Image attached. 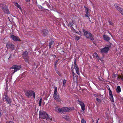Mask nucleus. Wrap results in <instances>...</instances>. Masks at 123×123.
Listing matches in <instances>:
<instances>
[{
  "mask_svg": "<svg viewBox=\"0 0 123 123\" xmlns=\"http://www.w3.org/2000/svg\"><path fill=\"white\" fill-rule=\"evenodd\" d=\"M55 89L54 92L53 97L57 101L60 102L61 101V100L60 98L59 97V95L58 94V93L57 92V87H55Z\"/></svg>",
  "mask_w": 123,
  "mask_h": 123,
  "instance_id": "f257e3e1",
  "label": "nucleus"
},
{
  "mask_svg": "<svg viewBox=\"0 0 123 123\" xmlns=\"http://www.w3.org/2000/svg\"><path fill=\"white\" fill-rule=\"evenodd\" d=\"M39 117L43 119H47L49 118V117L47 113L44 111H40L39 114Z\"/></svg>",
  "mask_w": 123,
  "mask_h": 123,
  "instance_id": "f03ea898",
  "label": "nucleus"
},
{
  "mask_svg": "<svg viewBox=\"0 0 123 123\" xmlns=\"http://www.w3.org/2000/svg\"><path fill=\"white\" fill-rule=\"evenodd\" d=\"M83 31L84 35L86 38H89L92 40H94V38L92 37V34L86 31Z\"/></svg>",
  "mask_w": 123,
  "mask_h": 123,
  "instance_id": "7ed1b4c3",
  "label": "nucleus"
},
{
  "mask_svg": "<svg viewBox=\"0 0 123 123\" xmlns=\"http://www.w3.org/2000/svg\"><path fill=\"white\" fill-rule=\"evenodd\" d=\"M25 94L26 96L28 98L30 97L31 96L33 95L34 98H35V93L32 91H27L25 92Z\"/></svg>",
  "mask_w": 123,
  "mask_h": 123,
  "instance_id": "20e7f679",
  "label": "nucleus"
},
{
  "mask_svg": "<svg viewBox=\"0 0 123 123\" xmlns=\"http://www.w3.org/2000/svg\"><path fill=\"white\" fill-rule=\"evenodd\" d=\"M59 109V112L61 113H64V112H69L71 110L70 108H69L67 107L61 108V109Z\"/></svg>",
  "mask_w": 123,
  "mask_h": 123,
  "instance_id": "39448f33",
  "label": "nucleus"
},
{
  "mask_svg": "<svg viewBox=\"0 0 123 123\" xmlns=\"http://www.w3.org/2000/svg\"><path fill=\"white\" fill-rule=\"evenodd\" d=\"M11 68L14 69L13 72V74L16 72L17 71L19 70L21 68V67L20 66L17 65H13Z\"/></svg>",
  "mask_w": 123,
  "mask_h": 123,
  "instance_id": "423d86ee",
  "label": "nucleus"
},
{
  "mask_svg": "<svg viewBox=\"0 0 123 123\" xmlns=\"http://www.w3.org/2000/svg\"><path fill=\"white\" fill-rule=\"evenodd\" d=\"M108 89L109 91V94L110 95V99L112 102H113V96L111 91L110 88H109Z\"/></svg>",
  "mask_w": 123,
  "mask_h": 123,
  "instance_id": "0eeeda50",
  "label": "nucleus"
},
{
  "mask_svg": "<svg viewBox=\"0 0 123 123\" xmlns=\"http://www.w3.org/2000/svg\"><path fill=\"white\" fill-rule=\"evenodd\" d=\"M5 99L7 103L9 104L11 103V99L9 98L7 95H5Z\"/></svg>",
  "mask_w": 123,
  "mask_h": 123,
  "instance_id": "6e6552de",
  "label": "nucleus"
},
{
  "mask_svg": "<svg viewBox=\"0 0 123 123\" xmlns=\"http://www.w3.org/2000/svg\"><path fill=\"white\" fill-rule=\"evenodd\" d=\"M10 38L11 39L14 41H19L20 40L19 38L18 37L13 35H12L10 36Z\"/></svg>",
  "mask_w": 123,
  "mask_h": 123,
  "instance_id": "1a4fd4ad",
  "label": "nucleus"
},
{
  "mask_svg": "<svg viewBox=\"0 0 123 123\" xmlns=\"http://www.w3.org/2000/svg\"><path fill=\"white\" fill-rule=\"evenodd\" d=\"M93 56L94 58H96L98 60H100L102 62L103 61V60L102 58L101 59L98 56V55L96 53H95L93 55Z\"/></svg>",
  "mask_w": 123,
  "mask_h": 123,
  "instance_id": "9d476101",
  "label": "nucleus"
},
{
  "mask_svg": "<svg viewBox=\"0 0 123 123\" xmlns=\"http://www.w3.org/2000/svg\"><path fill=\"white\" fill-rule=\"evenodd\" d=\"M109 49L108 47H105L104 48L101 49V52L103 53H106L108 51Z\"/></svg>",
  "mask_w": 123,
  "mask_h": 123,
  "instance_id": "9b49d317",
  "label": "nucleus"
},
{
  "mask_svg": "<svg viewBox=\"0 0 123 123\" xmlns=\"http://www.w3.org/2000/svg\"><path fill=\"white\" fill-rule=\"evenodd\" d=\"M6 47L8 48H10L12 50H13L14 49V45L12 44H7L6 45Z\"/></svg>",
  "mask_w": 123,
  "mask_h": 123,
  "instance_id": "f8f14e48",
  "label": "nucleus"
},
{
  "mask_svg": "<svg viewBox=\"0 0 123 123\" xmlns=\"http://www.w3.org/2000/svg\"><path fill=\"white\" fill-rule=\"evenodd\" d=\"M103 37L104 40L106 41H108L110 39V38L107 35H103Z\"/></svg>",
  "mask_w": 123,
  "mask_h": 123,
  "instance_id": "ddd939ff",
  "label": "nucleus"
},
{
  "mask_svg": "<svg viewBox=\"0 0 123 123\" xmlns=\"http://www.w3.org/2000/svg\"><path fill=\"white\" fill-rule=\"evenodd\" d=\"M42 33L43 36H44L48 34V31L47 29H45L42 31Z\"/></svg>",
  "mask_w": 123,
  "mask_h": 123,
  "instance_id": "4468645a",
  "label": "nucleus"
},
{
  "mask_svg": "<svg viewBox=\"0 0 123 123\" xmlns=\"http://www.w3.org/2000/svg\"><path fill=\"white\" fill-rule=\"evenodd\" d=\"M74 68L75 69L77 73L78 74H80V72L78 67L77 65L74 66Z\"/></svg>",
  "mask_w": 123,
  "mask_h": 123,
  "instance_id": "2eb2a0df",
  "label": "nucleus"
},
{
  "mask_svg": "<svg viewBox=\"0 0 123 123\" xmlns=\"http://www.w3.org/2000/svg\"><path fill=\"white\" fill-rule=\"evenodd\" d=\"M14 5L16 6H17V7L20 10H21V8L19 4L16 2H13Z\"/></svg>",
  "mask_w": 123,
  "mask_h": 123,
  "instance_id": "dca6fc26",
  "label": "nucleus"
},
{
  "mask_svg": "<svg viewBox=\"0 0 123 123\" xmlns=\"http://www.w3.org/2000/svg\"><path fill=\"white\" fill-rule=\"evenodd\" d=\"M116 92L117 93H119L121 91L120 87L118 86H117V88L116 89Z\"/></svg>",
  "mask_w": 123,
  "mask_h": 123,
  "instance_id": "f3484780",
  "label": "nucleus"
},
{
  "mask_svg": "<svg viewBox=\"0 0 123 123\" xmlns=\"http://www.w3.org/2000/svg\"><path fill=\"white\" fill-rule=\"evenodd\" d=\"M2 9L3 11L5 12L6 13H8V10L7 8H2Z\"/></svg>",
  "mask_w": 123,
  "mask_h": 123,
  "instance_id": "a211bd4d",
  "label": "nucleus"
},
{
  "mask_svg": "<svg viewBox=\"0 0 123 123\" xmlns=\"http://www.w3.org/2000/svg\"><path fill=\"white\" fill-rule=\"evenodd\" d=\"M23 55L24 57V58L25 57H27L28 55V53L26 51L23 54Z\"/></svg>",
  "mask_w": 123,
  "mask_h": 123,
  "instance_id": "6ab92c4d",
  "label": "nucleus"
},
{
  "mask_svg": "<svg viewBox=\"0 0 123 123\" xmlns=\"http://www.w3.org/2000/svg\"><path fill=\"white\" fill-rule=\"evenodd\" d=\"M54 43V42L53 41H51L49 43V46L50 48L51 47V46Z\"/></svg>",
  "mask_w": 123,
  "mask_h": 123,
  "instance_id": "aec40b11",
  "label": "nucleus"
},
{
  "mask_svg": "<svg viewBox=\"0 0 123 123\" xmlns=\"http://www.w3.org/2000/svg\"><path fill=\"white\" fill-rule=\"evenodd\" d=\"M59 109H61V108H58L57 107H56L55 108V110L56 111L59 112Z\"/></svg>",
  "mask_w": 123,
  "mask_h": 123,
  "instance_id": "412c9836",
  "label": "nucleus"
},
{
  "mask_svg": "<svg viewBox=\"0 0 123 123\" xmlns=\"http://www.w3.org/2000/svg\"><path fill=\"white\" fill-rule=\"evenodd\" d=\"M119 78L121 79V80L123 81V74L118 76Z\"/></svg>",
  "mask_w": 123,
  "mask_h": 123,
  "instance_id": "4be33fe9",
  "label": "nucleus"
},
{
  "mask_svg": "<svg viewBox=\"0 0 123 123\" xmlns=\"http://www.w3.org/2000/svg\"><path fill=\"white\" fill-rule=\"evenodd\" d=\"M42 98H41L39 100V105L40 106H41V105L42 103Z\"/></svg>",
  "mask_w": 123,
  "mask_h": 123,
  "instance_id": "5701e85b",
  "label": "nucleus"
},
{
  "mask_svg": "<svg viewBox=\"0 0 123 123\" xmlns=\"http://www.w3.org/2000/svg\"><path fill=\"white\" fill-rule=\"evenodd\" d=\"M82 110V111H83L85 110V105H82L81 106Z\"/></svg>",
  "mask_w": 123,
  "mask_h": 123,
  "instance_id": "b1692460",
  "label": "nucleus"
},
{
  "mask_svg": "<svg viewBox=\"0 0 123 123\" xmlns=\"http://www.w3.org/2000/svg\"><path fill=\"white\" fill-rule=\"evenodd\" d=\"M78 102H79V104L80 105V106L84 105L83 103L80 100H78Z\"/></svg>",
  "mask_w": 123,
  "mask_h": 123,
  "instance_id": "393cba45",
  "label": "nucleus"
},
{
  "mask_svg": "<svg viewBox=\"0 0 123 123\" xmlns=\"http://www.w3.org/2000/svg\"><path fill=\"white\" fill-rule=\"evenodd\" d=\"M96 100L99 103H100L101 102V99L98 98H96Z\"/></svg>",
  "mask_w": 123,
  "mask_h": 123,
  "instance_id": "a878e982",
  "label": "nucleus"
},
{
  "mask_svg": "<svg viewBox=\"0 0 123 123\" xmlns=\"http://www.w3.org/2000/svg\"><path fill=\"white\" fill-rule=\"evenodd\" d=\"M116 8L117 10H118V11L120 12V10H122V9L120 7L118 6H117L116 7Z\"/></svg>",
  "mask_w": 123,
  "mask_h": 123,
  "instance_id": "bb28decb",
  "label": "nucleus"
},
{
  "mask_svg": "<svg viewBox=\"0 0 123 123\" xmlns=\"http://www.w3.org/2000/svg\"><path fill=\"white\" fill-rule=\"evenodd\" d=\"M24 59H25V61L26 62L28 63V59L27 58V57H25Z\"/></svg>",
  "mask_w": 123,
  "mask_h": 123,
  "instance_id": "cd10ccee",
  "label": "nucleus"
},
{
  "mask_svg": "<svg viewBox=\"0 0 123 123\" xmlns=\"http://www.w3.org/2000/svg\"><path fill=\"white\" fill-rule=\"evenodd\" d=\"M81 123H86V121L83 119H82L81 120Z\"/></svg>",
  "mask_w": 123,
  "mask_h": 123,
  "instance_id": "c85d7f7f",
  "label": "nucleus"
},
{
  "mask_svg": "<svg viewBox=\"0 0 123 123\" xmlns=\"http://www.w3.org/2000/svg\"><path fill=\"white\" fill-rule=\"evenodd\" d=\"M75 39L76 40H78L79 39L80 37H79V36H76L75 37Z\"/></svg>",
  "mask_w": 123,
  "mask_h": 123,
  "instance_id": "c756f323",
  "label": "nucleus"
},
{
  "mask_svg": "<svg viewBox=\"0 0 123 123\" xmlns=\"http://www.w3.org/2000/svg\"><path fill=\"white\" fill-rule=\"evenodd\" d=\"M85 11H86V13H88V8L86 7L85 8Z\"/></svg>",
  "mask_w": 123,
  "mask_h": 123,
  "instance_id": "7c9ffc66",
  "label": "nucleus"
},
{
  "mask_svg": "<svg viewBox=\"0 0 123 123\" xmlns=\"http://www.w3.org/2000/svg\"><path fill=\"white\" fill-rule=\"evenodd\" d=\"M66 82V80H63V85L65 84Z\"/></svg>",
  "mask_w": 123,
  "mask_h": 123,
  "instance_id": "2f4dec72",
  "label": "nucleus"
},
{
  "mask_svg": "<svg viewBox=\"0 0 123 123\" xmlns=\"http://www.w3.org/2000/svg\"><path fill=\"white\" fill-rule=\"evenodd\" d=\"M88 13H86V14H85V16L86 17H89V15H88Z\"/></svg>",
  "mask_w": 123,
  "mask_h": 123,
  "instance_id": "473e14b6",
  "label": "nucleus"
},
{
  "mask_svg": "<svg viewBox=\"0 0 123 123\" xmlns=\"http://www.w3.org/2000/svg\"><path fill=\"white\" fill-rule=\"evenodd\" d=\"M76 59H75V60H74V66H75L76 65H77L76 64Z\"/></svg>",
  "mask_w": 123,
  "mask_h": 123,
  "instance_id": "72a5a7b5",
  "label": "nucleus"
},
{
  "mask_svg": "<svg viewBox=\"0 0 123 123\" xmlns=\"http://www.w3.org/2000/svg\"><path fill=\"white\" fill-rule=\"evenodd\" d=\"M109 24L111 25H113V23H112V22H110V21H109Z\"/></svg>",
  "mask_w": 123,
  "mask_h": 123,
  "instance_id": "f704fd0d",
  "label": "nucleus"
},
{
  "mask_svg": "<svg viewBox=\"0 0 123 123\" xmlns=\"http://www.w3.org/2000/svg\"><path fill=\"white\" fill-rule=\"evenodd\" d=\"M120 12L123 15V11L122 9L120 10Z\"/></svg>",
  "mask_w": 123,
  "mask_h": 123,
  "instance_id": "c9c22d12",
  "label": "nucleus"
},
{
  "mask_svg": "<svg viewBox=\"0 0 123 123\" xmlns=\"http://www.w3.org/2000/svg\"><path fill=\"white\" fill-rule=\"evenodd\" d=\"M72 73H73V78H74V75H75V74L74 73V72L73 71L72 72Z\"/></svg>",
  "mask_w": 123,
  "mask_h": 123,
  "instance_id": "e433bc0d",
  "label": "nucleus"
},
{
  "mask_svg": "<svg viewBox=\"0 0 123 123\" xmlns=\"http://www.w3.org/2000/svg\"><path fill=\"white\" fill-rule=\"evenodd\" d=\"M61 53H62V52H64V51L63 49H62L61 50Z\"/></svg>",
  "mask_w": 123,
  "mask_h": 123,
  "instance_id": "4c0bfd02",
  "label": "nucleus"
},
{
  "mask_svg": "<svg viewBox=\"0 0 123 123\" xmlns=\"http://www.w3.org/2000/svg\"><path fill=\"white\" fill-rule=\"evenodd\" d=\"M14 123L12 121H10L9 123Z\"/></svg>",
  "mask_w": 123,
  "mask_h": 123,
  "instance_id": "58836bf2",
  "label": "nucleus"
},
{
  "mask_svg": "<svg viewBox=\"0 0 123 123\" xmlns=\"http://www.w3.org/2000/svg\"><path fill=\"white\" fill-rule=\"evenodd\" d=\"M26 2H29L30 1V0H25Z\"/></svg>",
  "mask_w": 123,
  "mask_h": 123,
  "instance_id": "ea45409f",
  "label": "nucleus"
},
{
  "mask_svg": "<svg viewBox=\"0 0 123 123\" xmlns=\"http://www.w3.org/2000/svg\"><path fill=\"white\" fill-rule=\"evenodd\" d=\"M98 120H99V119H98V120L97 121L96 123H98Z\"/></svg>",
  "mask_w": 123,
  "mask_h": 123,
  "instance_id": "a19ab883",
  "label": "nucleus"
},
{
  "mask_svg": "<svg viewBox=\"0 0 123 123\" xmlns=\"http://www.w3.org/2000/svg\"><path fill=\"white\" fill-rule=\"evenodd\" d=\"M88 18H89V20L90 21V18L89 17H88Z\"/></svg>",
  "mask_w": 123,
  "mask_h": 123,
  "instance_id": "79ce46f5",
  "label": "nucleus"
},
{
  "mask_svg": "<svg viewBox=\"0 0 123 123\" xmlns=\"http://www.w3.org/2000/svg\"><path fill=\"white\" fill-rule=\"evenodd\" d=\"M59 72H58V73H57L59 75H60L59 74Z\"/></svg>",
  "mask_w": 123,
  "mask_h": 123,
  "instance_id": "37998d69",
  "label": "nucleus"
},
{
  "mask_svg": "<svg viewBox=\"0 0 123 123\" xmlns=\"http://www.w3.org/2000/svg\"><path fill=\"white\" fill-rule=\"evenodd\" d=\"M97 95H96V96H95L96 97H97Z\"/></svg>",
  "mask_w": 123,
  "mask_h": 123,
  "instance_id": "c03bdc74",
  "label": "nucleus"
},
{
  "mask_svg": "<svg viewBox=\"0 0 123 123\" xmlns=\"http://www.w3.org/2000/svg\"><path fill=\"white\" fill-rule=\"evenodd\" d=\"M51 120H52V119H51Z\"/></svg>",
  "mask_w": 123,
  "mask_h": 123,
  "instance_id": "a18cd8bd",
  "label": "nucleus"
}]
</instances>
